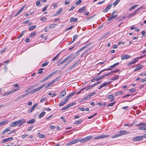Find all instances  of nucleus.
I'll list each match as a JSON object with an SVG mask.
<instances>
[{
	"label": "nucleus",
	"instance_id": "nucleus-1",
	"mask_svg": "<svg viewBox=\"0 0 146 146\" xmlns=\"http://www.w3.org/2000/svg\"><path fill=\"white\" fill-rule=\"evenodd\" d=\"M118 16V13L117 11H114L111 14V16L108 19V21H110L111 20L115 18Z\"/></svg>",
	"mask_w": 146,
	"mask_h": 146
},
{
	"label": "nucleus",
	"instance_id": "nucleus-2",
	"mask_svg": "<svg viewBox=\"0 0 146 146\" xmlns=\"http://www.w3.org/2000/svg\"><path fill=\"white\" fill-rule=\"evenodd\" d=\"M57 70H55L52 72L51 74L45 77L42 80H41L40 82H42L46 80H47L49 78H50L52 76L54 75L57 72Z\"/></svg>",
	"mask_w": 146,
	"mask_h": 146
},
{
	"label": "nucleus",
	"instance_id": "nucleus-3",
	"mask_svg": "<svg viewBox=\"0 0 146 146\" xmlns=\"http://www.w3.org/2000/svg\"><path fill=\"white\" fill-rule=\"evenodd\" d=\"M137 126H140L138 128L140 130H146V123H141Z\"/></svg>",
	"mask_w": 146,
	"mask_h": 146
},
{
	"label": "nucleus",
	"instance_id": "nucleus-4",
	"mask_svg": "<svg viewBox=\"0 0 146 146\" xmlns=\"http://www.w3.org/2000/svg\"><path fill=\"white\" fill-rule=\"evenodd\" d=\"M26 120L24 119H22L20 120H19L16 121L17 125H19V126L22 125L23 123H25Z\"/></svg>",
	"mask_w": 146,
	"mask_h": 146
},
{
	"label": "nucleus",
	"instance_id": "nucleus-5",
	"mask_svg": "<svg viewBox=\"0 0 146 146\" xmlns=\"http://www.w3.org/2000/svg\"><path fill=\"white\" fill-rule=\"evenodd\" d=\"M109 136V135H101L97 136L93 138L94 139H99L103 138H105L108 137Z\"/></svg>",
	"mask_w": 146,
	"mask_h": 146
},
{
	"label": "nucleus",
	"instance_id": "nucleus-6",
	"mask_svg": "<svg viewBox=\"0 0 146 146\" xmlns=\"http://www.w3.org/2000/svg\"><path fill=\"white\" fill-rule=\"evenodd\" d=\"M112 5L113 4L112 3L108 5L106 8L103 10V12L104 13L107 12L111 7Z\"/></svg>",
	"mask_w": 146,
	"mask_h": 146
},
{
	"label": "nucleus",
	"instance_id": "nucleus-7",
	"mask_svg": "<svg viewBox=\"0 0 146 146\" xmlns=\"http://www.w3.org/2000/svg\"><path fill=\"white\" fill-rule=\"evenodd\" d=\"M143 139V137L142 136H137L133 138L132 140L134 141H139L142 140Z\"/></svg>",
	"mask_w": 146,
	"mask_h": 146
},
{
	"label": "nucleus",
	"instance_id": "nucleus-8",
	"mask_svg": "<svg viewBox=\"0 0 146 146\" xmlns=\"http://www.w3.org/2000/svg\"><path fill=\"white\" fill-rule=\"evenodd\" d=\"M58 79L57 78H55L54 80H52L50 82L48 83V84L47 85V86L45 87L46 88H47L50 86L52 85L53 84L55 83L57 81V80Z\"/></svg>",
	"mask_w": 146,
	"mask_h": 146
},
{
	"label": "nucleus",
	"instance_id": "nucleus-9",
	"mask_svg": "<svg viewBox=\"0 0 146 146\" xmlns=\"http://www.w3.org/2000/svg\"><path fill=\"white\" fill-rule=\"evenodd\" d=\"M47 83L46 82V83L42 85H41L39 87H38V88H36L35 89V90L36 92H38V91H39L40 90H41V89H42V88H43V87H44V86H45L46 85V83Z\"/></svg>",
	"mask_w": 146,
	"mask_h": 146
},
{
	"label": "nucleus",
	"instance_id": "nucleus-10",
	"mask_svg": "<svg viewBox=\"0 0 146 146\" xmlns=\"http://www.w3.org/2000/svg\"><path fill=\"white\" fill-rule=\"evenodd\" d=\"M66 94V92L65 90H64L60 93V95L59 96L58 98L60 99L62 98L63 97L65 96Z\"/></svg>",
	"mask_w": 146,
	"mask_h": 146
},
{
	"label": "nucleus",
	"instance_id": "nucleus-11",
	"mask_svg": "<svg viewBox=\"0 0 146 146\" xmlns=\"http://www.w3.org/2000/svg\"><path fill=\"white\" fill-rule=\"evenodd\" d=\"M37 106V103H35L33 106H32V108L29 109L28 112L29 113H31L33 111L35 108Z\"/></svg>",
	"mask_w": 146,
	"mask_h": 146
},
{
	"label": "nucleus",
	"instance_id": "nucleus-12",
	"mask_svg": "<svg viewBox=\"0 0 146 146\" xmlns=\"http://www.w3.org/2000/svg\"><path fill=\"white\" fill-rule=\"evenodd\" d=\"M107 98L110 100V102L113 101L114 99V96L113 94H111L108 95Z\"/></svg>",
	"mask_w": 146,
	"mask_h": 146
},
{
	"label": "nucleus",
	"instance_id": "nucleus-13",
	"mask_svg": "<svg viewBox=\"0 0 146 146\" xmlns=\"http://www.w3.org/2000/svg\"><path fill=\"white\" fill-rule=\"evenodd\" d=\"M25 6H23L15 15V17L17 16L24 9Z\"/></svg>",
	"mask_w": 146,
	"mask_h": 146
},
{
	"label": "nucleus",
	"instance_id": "nucleus-14",
	"mask_svg": "<svg viewBox=\"0 0 146 146\" xmlns=\"http://www.w3.org/2000/svg\"><path fill=\"white\" fill-rule=\"evenodd\" d=\"M13 139V137H11L8 138H6L2 140V143H4L6 142H7L9 141H10L12 140Z\"/></svg>",
	"mask_w": 146,
	"mask_h": 146
},
{
	"label": "nucleus",
	"instance_id": "nucleus-15",
	"mask_svg": "<svg viewBox=\"0 0 146 146\" xmlns=\"http://www.w3.org/2000/svg\"><path fill=\"white\" fill-rule=\"evenodd\" d=\"M73 105H74V104L73 103L71 104H69L67 106L62 108V109L61 110H67V109H68V108H69L71 106H73Z\"/></svg>",
	"mask_w": 146,
	"mask_h": 146
},
{
	"label": "nucleus",
	"instance_id": "nucleus-16",
	"mask_svg": "<svg viewBox=\"0 0 146 146\" xmlns=\"http://www.w3.org/2000/svg\"><path fill=\"white\" fill-rule=\"evenodd\" d=\"M78 21V19L76 18H75L74 17H71L70 19V22H76Z\"/></svg>",
	"mask_w": 146,
	"mask_h": 146
},
{
	"label": "nucleus",
	"instance_id": "nucleus-17",
	"mask_svg": "<svg viewBox=\"0 0 146 146\" xmlns=\"http://www.w3.org/2000/svg\"><path fill=\"white\" fill-rule=\"evenodd\" d=\"M130 56H128L127 54L123 55L121 56V60L127 59L129 58L130 57Z\"/></svg>",
	"mask_w": 146,
	"mask_h": 146
},
{
	"label": "nucleus",
	"instance_id": "nucleus-18",
	"mask_svg": "<svg viewBox=\"0 0 146 146\" xmlns=\"http://www.w3.org/2000/svg\"><path fill=\"white\" fill-rule=\"evenodd\" d=\"M86 7L85 6H84L80 8L78 10V12L79 13H82L85 10Z\"/></svg>",
	"mask_w": 146,
	"mask_h": 146
},
{
	"label": "nucleus",
	"instance_id": "nucleus-19",
	"mask_svg": "<svg viewBox=\"0 0 146 146\" xmlns=\"http://www.w3.org/2000/svg\"><path fill=\"white\" fill-rule=\"evenodd\" d=\"M8 123V121L7 120H5L2 121L0 122V127Z\"/></svg>",
	"mask_w": 146,
	"mask_h": 146
},
{
	"label": "nucleus",
	"instance_id": "nucleus-20",
	"mask_svg": "<svg viewBox=\"0 0 146 146\" xmlns=\"http://www.w3.org/2000/svg\"><path fill=\"white\" fill-rule=\"evenodd\" d=\"M35 121V120L34 119H32L27 122V123L29 124H32Z\"/></svg>",
	"mask_w": 146,
	"mask_h": 146
},
{
	"label": "nucleus",
	"instance_id": "nucleus-21",
	"mask_svg": "<svg viewBox=\"0 0 146 146\" xmlns=\"http://www.w3.org/2000/svg\"><path fill=\"white\" fill-rule=\"evenodd\" d=\"M138 60H137V58H135L134 60L131 61L129 63H128V65H130L132 64H135V63L137 62Z\"/></svg>",
	"mask_w": 146,
	"mask_h": 146
},
{
	"label": "nucleus",
	"instance_id": "nucleus-22",
	"mask_svg": "<svg viewBox=\"0 0 146 146\" xmlns=\"http://www.w3.org/2000/svg\"><path fill=\"white\" fill-rule=\"evenodd\" d=\"M82 121L83 120H81V119H80L78 121H75L74 123V124H80Z\"/></svg>",
	"mask_w": 146,
	"mask_h": 146
},
{
	"label": "nucleus",
	"instance_id": "nucleus-23",
	"mask_svg": "<svg viewBox=\"0 0 146 146\" xmlns=\"http://www.w3.org/2000/svg\"><path fill=\"white\" fill-rule=\"evenodd\" d=\"M36 27V26L35 25H34L31 27H29V30L31 31L35 29Z\"/></svg>",
	"mask_w": 146,
	"mask_h": 146
},
{
	"label": "nucleus",
	"instance_id": "nucleus-24",
	"mask_svg": "<svg viewBox=\"0 0 146 146\" xmlns=\"http://www.w3.org/2000/svg\"><path fill=\"white\" fill-rule=\"evenodd\" d=\"M17 123L16 121L13 122L11 123L10 125L9 126L11 127H14L17 126Z\"/></svg>",
	"mask_w": 146,
	"mask_h": 146
},
{
	"label": "nucleus",
	"instance_id": "nucleus-25",
	"mask_svg": "<svg viewBox=\"0 0 146 146\" xmlns=\"http://www.w3.org/2000/svg\"><path fill=\"white\" fill-rule=\"evenodd\" d=\"M90 98V97L89 96V95H88L86 97L84 98L81 100V102H83L86 101L88 99H89Z\"/></svg>",
	"mask_w": 146,
	"mask_h": 146
},
{
	"label": "nucleus",
	"instance_id": "nucleus-26",
	"mask_svg": "<svg viewBox=\"0 0 146 146\" xmlns=\"http://www.w3.org/2000/svg\"><path fill=\"white\" fill-rule=\"evenodd\" d=\"M137 12L135 10L134 11L130 14L129 15V17H132L134 16L136 13Z\"/></svg>",
	"mask_w": 146,
	"mask_h": 146
},
{
	"label": "nucleus",
	"instance_id": "nucleus-27",
	"mask_svg": "<svg viewBox=\"0 0 146 146\" xmlns=\"http://www.w3.org/2000/svg\"><path fill=\"white\" fill-rule=\"evenodd\" d=\"M11 130L10 128L9 127H8L7 128L5 129L2 132V134H4L5 133H6L8 132V131H9Z\"/></svg>",
	"mask_w": 146,
	"mask_h": 146
},
{
	"label": "nucleus",
	"instance_id": "nucleus-28",
	"mask_svg": "<svg viewBox=\"0 0 146 146\" xmlns=\"http://www.w3.org/2000/svg\"><path fill=\"white\" fill-rule=\"evenodd\" d=\"M138 6V4H135L133 6H132L131 8H130L129 9V11H131L133 9L137 7Z\"/></svg>",
	"mask_w": 146,
	"mask_h": 146
},
{
	"label": "nucleus",
	"instance_id": "nucleus-29",
	"mask_svg": "<svg viewBox=\"0 0 146 146\" xmlns=\"http://www.w3.org/2000/svg\"><path fill=\"white\" fill-rule=\"evenodd\" d=\"M79 141V139H74L71 141L73 144L76 143Z\"/></svg>",
	"mask_w": 146,
	"mask_h": 146
},
{
	"label": "nucleus",
	"instance_id": "nucleus-30",
	"mask_svg": "<svg viewBox=\"0 0 146 146\" xmlns=\"http://www.w3.org/2000/svg\"><path fill=\"white\" fill-rule=\"evenodd\" d=\"M143 67V65H141L140 66L136 67L135 70V71L139 70L142 68Z\"/></svg>",
	"mask_w": 146,
	"mask_h": 146
},
{
	"label": "nucleus",
	"instance_id": "nucleus-31",
	"mask_svg": "<svg viewBox=\"0 0 146 146\" xmlns=\"http://www.w3.org/2000/svg\"><path fill=\"white\" fill-rule=\"evenodd\" d=\"M111 70V68H108L107 69H104V70H101L100 72L98 74L99 75L100 74H101L102 72L104 71H105L108 70Z\"/></svg>",
	"mask_w": 146,
	"mask_h": 146
},
{
	"label": "nucleus",
	"instance_id": "nucleus-32",
	"mask_svg": "<svg viewBox=\"0 0 146 146\" xmlns=\"http://www.w3.org/2000/svg\"><path fill=\"white\" fill-rule=\"evenodd\" d=\"M79 141H80L81 143H83L84 142L87 141L85 137L83 138L82 139H79Z\"/></svg>",
	"mask_w": 146,
	"mask_h": 146
},
{
	"label": "nucleus",
	"instance_id": "nucleus-33",
	"mask_svg": "<svg viewBox=\"0 0 146 146\" xmlns=\"http://www.w3.org/2000/svg\"><path fill=\"white\" fill-rule=\"evenodd\" d=\"M125 132L126 131L125 130L119 131V136L124 135L125 134Z\"/></svg>",
	"mask_w": 146,
	"mask_h": 146
},
{
	"label": "nucleus",
	"instance_id": "nucleus-34",
	"mask_svg": "<svg viewBox=\"0 0 146 146\" xmlns=\"http://www.w3.org/2000/svg\"><path fill=\"white\" fill-rule=\"evenodd\" d=\"M62 9L61 8L59 9L57 13L56 14V15L57 16L59 15L60 13H62Z\"/></svg>",
	"mask_w": 146,
	"mask_h": 146
},
{
	"label": "nucleus",
	"instance_id": "nucleus-35",
	"mask_svg": "<svg viewBox=\"0 0 146 146\" xmlns=\"http://www.w3.org/2000/svg\"><path fill=\"white\" fill-rule=\"evenodd\" d=\"M85 138H86L87 141H88L90 140L91 139H92L93 138V136L92 135H90V136H87V137H86Z\"/></svg>",
	"mask_w": 146,
	"mask_h": 146
},
{
	"label": "nucleus",
	"instance_id": "nucleus-36",
	"mask_svg": "<svg viewBox=\"0 0 146 146\" xmlns=\"http://www.w3.org/2000/svg\"><path fill=\"white\" fill-rule=\"evenodd\" d=\"M46 112L45 111H43L39 115V117L40 118H41L43 117L45 114Z\"/></svg>",
	"mask_w": 146,
	"mask_h": 146
},
{
	"label": "nucleus",
	"instance_id": "nucleus-37",
	"mask_svg": "<svg viewBox=\"0 0 146 146\" xmlns=\"http://www.w3.org/2000/svg\"><path fill=\"white\" fill-rule=\"evenodd\" d=\"M73 54H74L73 53H72L70 54L66 58V59L67 60L68 59L70 58L72 56Z\"/></svg>",
	"mask_w": 146,
	"mask_h": 146
},
{
	"label": "nucleus",
	"instance_id": "nucleus-38",
	"mask_svg": "<svg viewBox=\"0 0 146 146\" xmlns=\"http://www.w3.org/2000/svg\"><path fill=\"white\" fill-rule=\"evenodd\" d=\"M103 78V77L102 76H99L98 77H95V79L96 81H98Z\"/></svg>",
	"mask_w": 146,
	"mask_h": 146
},
{
	"label": "nucleus",
	"instance_id": "nucleus-39",
	"mask_svg": "<svg viewBox=\"0 0 146 146\" xmlns=\"http://www.w3.org/2000/svg\"><path fill=\"white\" fill-rule=\"evenodd\" d=\"M78 36L77 35H76L73 36V40L72 41V42H73L78 38Z\"/></svg>",
	"mask_w": 146,
	"mask_h": 146
},
{
	"label": "nucleus",
	"instance_id": "nucleus-40",
	"mask_svg": "<svg viewBox=\"0 0 146 146\" xmlns=\"http://www.w3.org/2000/svg\"><path fill=\"white\" fill-rule=\"evenodd\" d=\"M100 83V82H97L96 83L92 84V85H90L91 88H92L93 87L95 86H96V85H98V84Z\"/></svg>",
	"mask_w": 146,
	"mask_h": 146
},
{
	"label": "nucleus",
	"instance_id": "nucleus-41",
	"mask_svg": "<svg viewBox=\"0 0 146 146\" xmlns=\"http://www.w3.org/2000/svg\"><path fill=\"white\" fill-rule=\"evenodd\" d=\"M56 25L54 24H53L50 25L49 28L51 29H53L56 27Z\"/></svg>",
	"mask_w": 146,
	"mask_h": 146
},
{
	"label": "nucleus",
	"instance_id": "nucleus-42",
	"mask_svg": "<svg viewBox=\"0 0 146 146\" xmlns=\"http://www.w3.org/2000/svg\"><path fill=\"white\" fill-rule=\"evenodd\" d=\"M49 62H44L42 65V67H44L47 65L48 64Z\"/></svg>",
	"mask_w": 146,
	"mask_h": 146
},
{
	"label": "nucleus",
	"instance_id": "nucleus-43",
	"mask_svg": "<svg viewBox=\"0 0 146 146\" xmlns=\"http://www.w3.org/2000/svg\"><path fill=\"white\" fill-rule=\"evenodd\" d=\"M133 125V124L125 123L124 125L126 126L131 127Z\"/></svg>",
	"mask_w": 146,
	"mask_h": 146
},
{
	"label": "nucleus",
	"instance_id": "nucleus-44",
	"mask_svg": "<svg viewBox=\"0 0 146 146\" xmlns=\"http://www.w3.org/2000/svg\"><path fill=\"white\" fill-rule=\"evenodd\" d=\"M47 19L45 17H42L40 18V20L42 21H46L47 20Z\"/></svg>",
	"mask_w": 146,
	"mask_h": 146
},
{
	"label": "nucleus",
	"instance_id": "nucleus-45",
	"mask_svg": "<svg viewBox=\"0 0 146 146\" xmlns=\"http://www.w3.org/2000/svg\"><path fill=\"white\" fill-rule=\"evenodd\" d=\"M46 100L47 98L46 97H44L41 99L40 102H43Z\"/></svg>",
	"mask_w": 146,
	"mask_h": 146
},
{
	"label": "nucleus",
	"instance_id": "nucleus-46",
	"mask_svg": "<svg viewBox=\"0 0 146 146\" xmlns=\"http://www.w3.org/2000/svg\"><path fill=\"white\" fill-rule=\"evenodd\" d=\"M79 64V62L78 61L76 62H75L74 64L73 65V66L74 67H76L77 66H78Z\"/></svg>",
	"mask_w": 146,
	"mask_h": 146
},
{
	"label": "nucleus",
	"instance_id": "nucleus-47",
	"mask_svg": "<svg viewBox=\"0 0 146 146\" xmlns=\"http://www.w3.org/2000/svg\"><path fill=\"white\" fill-rule=\"evenodd\" d=\"M20 89V88H17L16 89H13L12 90L13 93L19 90Z\"/></svg>",
	"mask_w": 146,
	"mask_h": 146
},
{
	"label": "nucleus",
	"instance_id": "nucleus-48",
	"mask_svg": "<svg viewBox=\"0 0 146 146\" xmlns=\"http://www.w3.org/2000/svg\"><path fill=\"white\" fill-rule=\"evenodd\" d=\"M26 32V31L25 30L22 31L21 33V35H20L19 36V37H18L17 38H20L22 36H23Z\"/></svg>",
	"mask_w": 146,
	"mask_h": 146
},
{
	"label": "nucleus",
	"instance_id": "nucleus-49",
	"mask_svg": "<svg viewBox=\"0 0 146 146\" xmlns=\"http://www.w3.org/2000/svg\"><path fill=\"white\" fill-rule=\"evenodd\" d=\"M85 88H86V87H84V88H82L78 92H77V94H79L80 93L82 92V91L84 90Z\"/></svg>",
	"mask_w": 146,
	"mask_h": 146
},
{
	"label": "nucleus",
	"instance_id": "nucleus-50",
	"mask_svg": "<svg viewBox=\"0 0 146 146\" xmlns=\"http://www.w3.org/2000/svg\"><path fill=\"white\" fill-rule=\"evenodd\" d=\"M36 32H34L32 33H31L30 34V36L32 37L33 36H34L36 34Z\"/></svg>",
	"mask_w": 146,
	"mask_h": 146
},
{
	"label": "nucleus",
	"instance_id": "nucleus-51",
	"mask_svg": "<svg viewBox=\"0 0 146 146\" xmlns=\"http://www.w3.org/2000/svg\"><path fill=\"white\" fill-rule=\"evenodd\" d=\"M69 99V97L67 96L65 98V99L63 101L64 102H65L66 103L67 102H68Z\"/></svg>",
	"mask_w": 146,
	"mask_h": 146
},
{
	"label": "nucleus",
	"instance_id": "nucleus-52",
	"mask_svg": "<svg viewBox=\"0 0 146 146\" xmlns=\"http://www.w3.org/2000/svg\"><path fill=\"white\" fill-rule=\"evenodd\" d=\"M81 2L82 1L81 0H79L76 2L75 4L76 5H78L80 4L81 3Z\"/></svg>",
	"mask_w": 146,
	"mask_h": 146
},
{
	"label": "nucleus",
	"instance_id": "nucleus-53",
	"mask_svg": "<svg viewBox=\"0 0 146 146\" xmlns=\"http://www.w3.org/2000/svg\"><path fill=\"white\" fill-rule=\"evenodd\" d=\"M115 103V102H112V103H110L109 104H108L107 105V106H110H110H113V105H114Z\"/></svg>",
	"mask_w": 146,
	"mask_h": 146
},
{
	"label": "nucleus",
	"instance_id": "nucleus-54",
	"mask_svg": "<svg viewBox=\"0 0 146 146\" xmlns=\"http://www.w3.org/2000/svg\"><path fill=\"white\" fill-rule=\"evenodd\" d=\"M66 104L65 102H64V101H62V102L59 104V106H61Z\"/></svg>",
	"mask_w": 146,
	"mask_h": 146
},
{
	"label": "nucleus",
	"instance_id": "nucleus-55",
	"mask_svg": "<svg viewBox=\"0 0 146 146\" xmlns=\"http://www.w3.org/2000/svg\"><path fill=\"white\" fill-rule=\"evenodd\" d=\"M119 3V0H116L115 2H114L113 4L114 6H115L117 5Z\"/></svg>",
	"mask_w": 146,
	"mask_h": 146
},
{
	"label": "nucleus",
	"instance_id": "nucleus-56",
	"mask_svg": "<svg viewBox=\"0 0 146 146\" xmlns=\"http://www.w3.org/2000/svg\"><path fill=\"white\" fill-rule=\"evenodd\" d=\"M29 94V93H26L25 94H23L22 95H21V96H22V98H23L24 97H25L27 96H28Z\"/></svg>",
	"mask_w": 146,
	"mask_h": 146
},
{
	"label": "nucleus",
	"instance_id": "nucleus-57",
	"mask_svg": "<svg viewBox=\"0 0 146 146\" xmlns=\"http://www.w3.org/2000/svg\"><path fill=\"white\" fill-rule=\"evenodd\" d=\"M119 64V62H117L116 63H115V64H114L113 65H111V68H114V67L116 66H117L118 65V64Z\"/></svg>",
	"mask_w": 146,
	"mask_h": 146
},
{
	"label": "nucleus",
	"instance_id": "nucleus-58",
	"mask_svg": "<svg viewBox=\"0 0 146 146\" xmlns=\"http://www.w3.org/2000/svg\"><path fill=\"white\" fill-rule=\"evenodd\" d=\"M119 136V134H116L111 137L112 138H115Z\"/></svg>",
	"mask_w": 146,
	"mask_h": 146
},
{
	"label": "nucleus",
	"instance_id": "nucleus-59",
	"mask_svg": "<svg viewBox=\"0 0 146 146\" xmlns=\"http://www.w3.org/2000/svg\"><path fill=\"white\" fill-rule=\"evenodd\" d=\"M108 84V83H106V82H104L103 84L101 85L102 87H104L105 86H106Z\"/></svg>",
	"mask_w": 146,
	"mask_h": 146
},
{
	"label": "nucleus",
	"instance_id": "nucleus-60",
	"mask_svg": "<svg viewBox=\"0 0 146 146\" xmlns=\"http://www.w3.org/2000/svg\"><path fill=\"white\" fill-rule=\"evenodd\" d=\"M91 88H91V86L89 85V86H87L86 88L85 89L86 90H87Z\"/></svg>",
	"mask_w": 146,
	"mask_h": 146
},
{
	"label": "nucleus",
	"instance_id": "nucleus-61",
	"mask_svg": "<svg viewBox=\"0 0 146 146\" xmlns=\"http://www.w3.org/2000/svg\"><path fill=\"white\" fill-rule=\"evenodd\" d=\"M33 127H34V126H33V125H31L30 127H29L28 129V130H27L28 131H31V130L33 128Z\"/></svg>",
	"mask_w": 146,
	"mask_h": 146
},
{
	"label": "nucleus",
	"instance_id": "nucleus-62",
	"mask_svg": "<svg viewBox=\"0 0 146 146\" xmlns=\"http://www.w3.org/2000/svg\"><path fill=\"white\" fill-rule=\"evenodd\" d=\"M74 27V25H72L71 26H70V27L68 28L66 30V31H68V30H69L70 29H72L73 27Z\"/></svg>",
	"mask_w": 146,
	"mask_h": 146
},
{
	"label": "nucleus",
	"instance_id": "nucleus-63",
	"mask_svg": "<svg viewBox=\"0 0 146 146\" xmlns=\"http://www.w3.org/2000/svg\"><path fill=\"white\" fill-rule=\"evenodd\" d=\"M13 86L15 87H17V88H20V86H19L17 84H14L13 85Z\"/></svg>",
	"mask_w": 146,
	"mask_h": 146
},
{
	"label": "nucleus",
	"instance_id": "nucleus-64",
	"mask_svg": "<svg viewBox=\"0 0 146 146\" xmlns=\"http://www.w3.org/2000/svg\"><path fill=\"white\" fill-rule=\"evenodd\" d=\"M39 137L40 138H43L44 137L45 135L43 134H41L40 135H39Z\"/></svg>",
	"mask_w": 146,
	"mask_h": 146
}]
</instances>
